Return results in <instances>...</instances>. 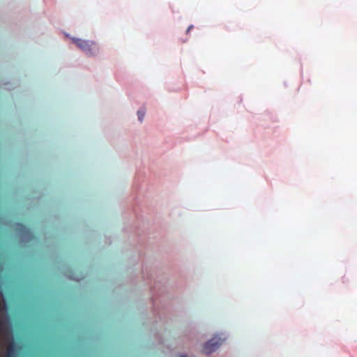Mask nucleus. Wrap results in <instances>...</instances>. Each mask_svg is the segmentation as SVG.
I'll return each mask as SVG.
<instances>
[{
  "instance_id": "7ed1b4c3",
  "label": "nucleus",
  "mask_w": 357,
  "mask_h": 357,
  "mask_svg": "<svg viewBox=\"0 0 357 357\" xmlns=\"http://www.w3.org/2000/svg\"><path fill=\"white\" fill-rule=\"evenodd\" d=\"M14 344L12 342L7 348V352L5 357H14Z\"/></svg>"
},
{
  "instance_id": "f03ea898",
  "label": "nucleus",
  "mask_w": 357,
  "mask_h": 357,
  "mask_svg": "<svg viewBox=\"0 0 357 357\" xmlns=\"http://www.w3.org/2000/svg\"><path fill=\"white\" fill-rule=\"evenodd\" d=\"M223 340L220 337H214L208 342H206L203 347V352L206 354H210L218 349L222 344Z\"/></svg>"
},
{
  "instance_id": "39448f33",
  "label": "nucleus",
  "mask_w": 357,
  "mask_h": 357,
  "mask_svg": "<svg viewBox=\"0 0 357 357\" xmlns=\"http://www.w3.org/2000/svg\"><path fill=\"white\" fill-rule=\"evenodd\" d=\"M20 229L22 231H23L25 234L29 235L31 234L30 231L29 229H27L25 226L22 225H20Z\"/></svg>"
},
{
  "instance_id": "20e7f679",
  "label": "nucleus",
  "mask_w": 357,
  "mask_h": 357,
  "mask_svg": "<svg viewBox=\"0 0 357 357\" xmlns=\"http://www.w3.org/2000/svg\"><path fill=\"white\" fill-rule=\"evenodd\" d=\"M139 120L142 122L143 121V119L145 116V110L144 109H140L137 112Z\"/></svg>"
},
{
  "instance_id": "0eeeda50",
  "label": "nucleus",
  "mask_w": 357,
  "mask_h": 357,
  "mask_svg": "<svg viewBox=\"0 0 357 357\" xmlns=\"http://www.w3.org/2000/svg\"><path fill=\"white\" fill-rule=\"evenodd\" d=\"M181 357H185V356H181Z\"/></svg>"
},
{
  "instance_id": "423d86ee",
  "label": "nucleus",
  "mask_w": 357,
  "mask_h": 357,
  "mask_svg": "<svg viewBox=\"0 0 357 357\" xmlns=\"http://www.w3.org/2000/svg\"><path fill=\"white\" fill-rule=\"evenodd\" d=\"M193 28V26L192 25H190L188 26L186 32L188 33Z\"/></svg>"
},
{
  "instance_id": "f257e3e1",
  "label": "nucleus",
  "mask_w": 357,
  "mask_h": 357,
  "mask_svg": "<svg viewBox=\"0 0 357 357\" xmlns=\"http://www.w3.org/2000/svg\"><path fill=\"white\" fill-rule=\"evenodd\" d=\"M72 41L88 55H94L98 50V45L93 41L73 38Z\"/></svg>"
}]
</instances>
